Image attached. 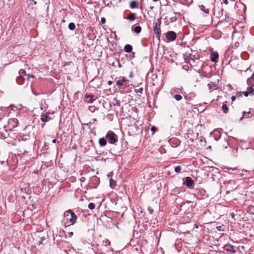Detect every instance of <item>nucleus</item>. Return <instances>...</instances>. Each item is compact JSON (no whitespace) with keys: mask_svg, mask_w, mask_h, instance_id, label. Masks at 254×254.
<instances>
[{"mask_svg":"<svg viewBox=\"0 0 254 254\" xmlns=\"http://www.w3.org/2000/svg\"><path fill=\"white\" fill-rule=\"evenodd\" d=\"M182 170V167L181 166H177L175 168V172L177 173H179L181 172Z\"/></svg>","mask_w":254,"mask_h":254,"instance_id":"nucleus-26","label":"nucleus"},{"mask_svg":"<svg viewBox=\"0 0 254 254\" xmlns=\"http://www.w3.org/2000/svg\"><path fill=\"white\" fill-rule=\"evenodd\" d=\"M229 192H230V191H226V193H229Z\"/></svg>","mask_w":254,"mask_h":254,"instance_id":"nucleus-62","label":"nucleus"},{"mask_svg":"<svg viewBox=\"0 0 254 254\" xmlns=\"http://www.w3.org/2000/svg\"><path fill=\"white\" fill-rule=\"evenodd\" d=\"M230 169H232L233 171H236V170H238L237 168H236H236H230Z\"/></svg>","mask_w":254,"mask_h":254,"instance_id":"nucleus-46","label":"nucleus"},{"mask_svg":"<svg viewBox=\"0 0 254 254\" xmlns=\"http://www.w3.org/2000/svg\"><path fill=\"white\" fill-rule=\"evenodd\" d=\"M224 249L228 253L230 254H235L236 251L233 246L230 244H226L224 246Z\"/></svg>","mask_w":254,"mask_h":254,"instance_id":"nucleus-7","label":"nucleus"},{"mask_svg":"<svg viewBox=\"0 0 254 254\" xmlns=\"http://www.w3.org/2000/svg\"><path fill=\"white\" fill-rule=\"evenodd\" d=\"M18 124V120L16 118H11L8 120V127L10 130H12L13 128L17 127Z\"/></svg>","mask_w":254,"mask_h":254,"instance_id":"nucleus-3","label":"nucleus"},{"mask_svg":"<svg viewBox=\"0 0 254 254\" xmlns=\"http://www.w3.org/2000/svg\"><path fill=\"white\" fill-rule=\"evenodd\" d=\"M203 140L205 141V138H204L203 139L201 138V139H200L199 141H200V142H202Z\"/></svg>","mask_w":254,"mask_h":254,"instance_id":"nucleus-48","label":"nucleus"},{"mask_svg":"<svg viewBox=\"0 0 254 254\" xmlns=\"http://www.w3.org/2000/svg\"><path fill=\"white\" fill-rule=\"evenodd\" d=\"M153 31L154 33L156 35V38L160 41V35H161V29L160 26L154 25L153 26Z\"/></svg>","mask_w":254,"mask_h":254,"instance_id":"nucleus-8","label":"nucleus"},{"mask_svg":"<svg viewBox=\"0 0 254 254\" xmlns=\"http://www.w3.org/2000/svg\"><path fill=\"white\" fill-rule=\"evenodd\" d=\"M45 123H43L41 125V127H42V128H44V127H45Z\"/></svg>","mask_w":254,"mask_h":254,"instance_id":"nucleus-44","label":"nucleus"},{"mask_svg":"<svg viewBox=\"0 0 254 254\" xmlns=\"http://www.w3.org/2000/svg\"><path fill=\"white\" fill-rule=\"evenodd\" d=\"M112 83H113V82H112V81H108V84H109V85H112Z\"/></svg>","mask_w":254,"mask_h":254,"instance_id":"nucleus-43","label":"nucleus"},{"mask_svg":"<svg viewBox=\"0 0 254 254\" xmlns=\"http://www.w3.org/2000/svg\"><path fill=\"white\" fill-rule=\"evenodd\" d=\"M26 76H27V80H28L30 79V78H31H31H35V76H34V75H30V74H27V75H26Z\"/></svg>","mask_w":254,"mask_h":254,"instance_id":"nucleus-35","label":"nucleus"},{"mask_svg":"<svg viewBox=\"0 0 254 254\" xmlns=\"http://www.w3.org/2000/svg\"><path fill=\"white\" fill-rule=\"evenodd\" d=\"M121 81L124 83V82H126L127 81V78H126L125 77H123L122 78V79L121 80Z\"/></svg>","mask_w":254,"mask_h":254,"instance_id":"nucleus-38","label":"nucleus"},{"mask_svg":"<svg viewBox=\"0 0 254 254\" xmlns=\"http://www.w3.org/2000/svg\"><path fill=\"white\" fill-rule=\"evenodd\" d=\"M224 3L225 4H228V1H227V0H225L224 1Z\"/></svg>","mask_w":254,"mask_h":254,"instance_id":"nucleus-47","label":"nucleus"},{"mask_svg":"<svg viewBox=\"0 0 254 254\" xmlns=\"http://www.w3.org/2000/svg\"><path fill=\"white\" fill-rule=\"evenodd\" d=\"M183 91V88H181V89H180V91H181V92L182 93H183V91Z\"/></svg>","mask_w":254,"mask_h":254,"instance_id":"nucleus-58","label":"nucleus"},{"mask_svg":"<svg viewBox=\"0 0 254 254\" xmlns=\"http://www.w3.org/2000/svg\"><path fill=\"white\" fill-rule=\"evenodd\" d=\"M101 147L104 146L106 144H99Z\"/></svg>","mask_w":254,"mask_h":254,"instance_id":"nucleus-52","label":"nucleus"},{"mask_svg":"<svg viewBox=\"0 0 254 254\" xmlns=\"http://www.w3.org/2000/svg\"><path fill=\"white\" fill-rule=\"evenodd\" d=\"M184 184L186 185L187 188L192 189L193 188L194 181L190 177H187L185 178Z\"/></svg>","mask_w":254,"mask_h":254,"instance_id":"nucleus-5","label":"nucleus"},{"mask_svg":"<svg viewBox=\"0 0 254 254\" xmlns=\"http://www.w3.org/2000/svg\"><path fill=\"white\" fill-rule=\"evenodd\" d=\"M88 208H89L90 209L92 210V209H94V208H95V204H94V203L91 202V203H89L88 206Z\"/></svg>","mask_w":254,"mask_h":254,"instance_id":"nucleus-29","label":"nucleus"},{"mask_svg":"<svg viewBox=\"0 0 254 254\" xmlns=\"http://www.w3.org/2000/svg\"><path fill=\"white\" fill-rule=\"evenodd\" d=\"M106 22V19L104 17H102L101 19V22L102 24L105 23Z\"/></svg>","mask_w":254,"mask_h":254,"instance_id":"nucleus-40","label":"nucleus"},{"mask_svg":"<svg viewBox=\"0 0 254 254\" xmlns=\"http://www.w3.org/2000/svg\"><path fill=\"white\" fill-rule=\"evenodd\" d=\"M247 90L248 91H249L250 94H252L253 95H254V90L252 86L248 87Z\"/></svg>","mask_w":254,"mask_h":254,"instance_id":"nucleus-30","label":"nucleus"},{"mask_svg":"<svg viewBox=\"0 0 254 254\" xmlns=\"http://www.w3.org/2000/svg\"><path fill=\"white\" fill-rule=\"evenodd\" d=\"M143 91V87H140V88H138V89H134V92L136 93H140V94H141L142 93Z\"/></svg>","mask_w":254,"mask_h":254,"instance_id":"nucleus-23","label":"nucleus"},{"mask_svg":"<svg viewBox=\"0 0 254 254\" xmlns=\"http://www.w3.org/2000/svg\"><path fill=\"white\" fill-rule=\"evenodd\" d=\"M166 38L169 41H173L176 38V34L174 31H168L166 33Z\"/></svg>","mask_w":254,"mask_h":254,"instance_id":"nucleus-6","label":"nucleus"},{"mask_svg":"<svg viewBox=\"0 0 254 254\" xmlns=\"http://www.w3.org/2000/svg\"><path fill=\"white\" fill-rule=\"evenodd\" d=\"M85 125L88 126L89 127V128H90V123L89 124H86Z\"/></svg>","mask_w":254,"mask_h":254,"instance_id":"nucleus-55","label":"nucleus"},{"mask_svg":"<svg viewBox=\"0 0 254 254\" xmlns=\"http://www.w3.org/2000/svg\"><path fill=\"white\" fill-rule=\"evenodd\" d=\"M84 98L86 99L85 102L88 103H91L95 100L94 96L92 95L86 94Z\"/></svg>","mask_w":254,"mask_h":254,"instance_id":"nucleus-11","label":"nucleus"},{"mask_svg":"<svg viewBox=\"0 0 254 254\" xmlns=\"http://www.w3.org/2000/svg\"><path fill=\"white\" fill-rule=\"evenodd\" d=\"M206 149H211V146L209 145V146H208L207 147V148H206Z\"/></svg>","mask_w":254,"mask_h":254,"instance_id":"nucleus-53","label":"nucleus"},{"mask_svg":"<svg viewBox=\"0 0 254 254\" xmlns=\"http://www.w3.org/2000/svg\"><path fill=\"white\" fill-rule=\"evenodd\" d=\"M154 2H157V1H158L159 0H153Z\"/></svg>","mask_w":254,"mask_h":254,"instance_id":"nucleus-59","label":"nucleus"},{"mask_svg":"<svg viewBox=\"0 0 254 254\" xmlns=\"http://www.w3.org/2000/svg\"><path fill=\"white\" fill-rule=\"evenodd\" d=\"M116 84L118 86H122L124 85V83L121 81V80H118L116 82Z\"/></svg>","mask_w":254,"mask_h":254,"instance_id":"nucleus-34","label":"nucleus"},{"mask_svg":"<svg viewBox=\"0 0 254 254\" xmlns=\"http://www.w3.org/2000/svg\"><path fill=\"white\" fill-rule=\"evenodd\" d=\"M210 91H213L217 89V84L214 82H210L207 84Z\"/></svg>","mask_w":254,"mask_h":254,"instance_id":"nucleus-12","label":"nucleus"},{"mask_svg":"<svg viewBox=\"0 0 254 254\" xmlns=\"http://www.w3.org/2000/svg\"><path fill=\"white\" fill-rule=\"evenodd\" d=\"M149 211H150V213L151 214H152L153 212V209H149Z\"/></svg>","mask_w":254,"mask_h":254,"instance_id":"nucleus-50","label":"nucleus"},{"mask_svg":"<svg viewBox=\"0 0 254 254\" xmlns=\"http://www.w3.org/2000/svg\"><path fill=\"white\" fill-rule=\"evenodd\" d=\"M110 186L112 189H114L116 186V182L113 179L110 180Z\"/></svg>","mask_w":254,"mask_h":254,"instance_id":"nucleus-17","label":"nucleus"},{"mask_svg":"<svg viewBox=\"0 0 254 254\" xmlns=\"http://www.w3.org/2000/svg\"><path fill=\"white\" fill-rule=\"evenodd\" d=\"M156 129V128L155 127H154V126H152L151 128V130L153 132V133H154Z\"/></svg>","mask_w":254,"mask_h":254,"instance_id":"nucleus-39","label":"nucleus"},{"mask_svg":"<svg viewBox=\"0 0 254 254\" xmlns=\"http://www.w3.org/2000/svg\"><path fill=\"white\" fill-rule=\"evenodd\" d=\"M174 98L177 100V101H180L182 99V96L181 95L179 94H176L174 96Z\"/></svg>","mask_w":254,"mask_h":254,"instance_id":"nucleus-28","label":"nucleus"},{"mask_svg":"<svg viewBox=\"0 0 254 254\" xmlns=\"http://www.w3.org/2000/svg\"><path fill=\"white\" fill-rule=\"evenodd\" d=\"M24 79L22 76H18L16 78V82L19 85H22L24 82Z\"/></svg>","mask_w":254,"mask_h":254,"instance_id":"nucleus-15","label":"nucleus"},{"mask_svg":"<svg viewBox=\"0 0 254 254\" xmlns=\"http://www.w3.org/2000/svg\"><path fill=\"white\" fill-rule=\"evenodd\" d=\"M80 180L81 182H84L85 180V178L84 177H81Z\"/></svg>","mask_w":254,"mask_h":254,"instance_id":"nucleus-42","label":"nucleus"},{"mask_svg":"<svg viewBox=\"0 0 254 254\" xmlns=\"http://www.w3.org/2000/svg\"><path fill=\"white\" fill-rule=\"evenodd\" d=\"M62 21H63V22H65V20L63 19V20H62Z\"/></svg>","mask_w":254,"mask_h":254,"instance_id":"nucleus-63","label":"nucleus"},{"mask_svg":"<svg viewBox=\"0 0 254 254\" xmlns=\"http://www.w3.org/2000/svg\"><path fill=\"white\" fill-rule=\"evenodd\" d=\"M249 211L250 213L254 214V206L250 205L249 206Z\"/></svg>","mask_w":254,"mask_h":254,"instance_id":"nucleus-27","label":"nucleus"},{"mask_svg":"<svg viewBox=\"0 0 254 254\" xmlns=\"http://www.w3.org/2000/svg\"><path fill=\"white\" fill-rule=\"evenodd\" d=\"M76 218L77 217L75 213L70 209H69L64 212L62 221L65 225L69 226L75 223Z\"/></svg>","mask_w":254,"mask_h":254,"instance_id":"nucleus-1","label":"nucleus"},{"mask_svg":"<svg viewBox=\"0 0 254 254\" xmlns=\"http://www.w3.org/2000/svg\"><path fill=\"white\" fill-rule=\"evenodd\" d=\"M107 140L106 138H100L99 140V143H107Z\"/></svg>","mask_w":254,"mask_h":254,"instance_id":"nucleus-31","label":"nucleus"},{"mask_svg":"<svg viewBox=\"0 0 254 254\" xmlns=\"http://www.w3.org/2000/svg\"><path fill=\"white\" fill-rule=\"evenodd\" d=\"M124 49L127 53H130L132 51V47L130 45L127 44L124 47Z\"/></svg>","mask_w":254,"mask_h":254,"instance_id":"nucleus-13","label":"nucleus"},{"mask_svg":"<svg viewBox=\"0 0 254 254\" xmlns=\"http://www.w3.org/2000/svg\"><path fill=\"white\" fill-rule=\"evenodd\" d=\"M210 137H213L215 141H218L220 137V132L218 130H214L210 133Z\"/></svg>","mask_w":254,"mask_h":254,"instance_id":"nucleus-9","label":"nucleus"},{"mask_svg":"<svg viewBox=\"0 0 254 254\" xmlns=\"http://www.w3.org/2000/svg\"><path fill=\"white\" fill-rule=\"evenodd\" d=\"M250 111H249L248 112L244 111L243 112V116L240 119V121H242L243 118H248L249 117L248 116V115L250 114Z\"/></svg>","mask_w":254,"mask_h":254,"instance_id":"nucleus-18","label":"nucleus"},{"mask_svg":"<svg viewBox=\"0 0 254 254\" xmlns=\"http://www.w3.org/2000/svg\"><path fill=\"white\" fill-rule=\"evenodd\" d=\"M45 240V238H44V237H42V238H41V240L42 241H44V240Z\"/></svg>","mask_w":254,"mask_h":254,"instance_id":"nucleus-56","label":"nucleus"},{"mask_svg":"<svg viewBox=\"0 0 254 254\" xmlns=\"http://www.w3.org/2000/svg\"><path fill=\"white\" fill-rule=\"evenodd\" d=\"M129 6L131 8H134L137 6V2L135 0H132L130 2Z\"/></svg>","mask_w":254,"mask_h":254,"instance_id":"nucleus-20","label":"nucleus"},{"mask_svg":"<svg viewBox=\"0 0 254 254\" xmlns=\"http://www.w3.org/2000/svg\"><path fill=\"white\" fill-rule=\"evenodd\" d=\"M105 138L109 143H116L119 140L118 136L111 130L107 132L105 135Z\"/></svg>","mask_w":254,"mask_h":254,"instance_id":"nucleus-2","label":"nucleus"},{"mask_svg":"<svg viewBox=\"0 0 254 254\" xmlns=\"http://www.w3.org/2000/svg\"><path fill=\"white\" fill-rule=\"evenodd\" d=\"M199 7L200 8V9L202 11H203L205 13L208 14L209 13V8H205V7L203 5H199Z\"/></svg>","mask_w":254,"mask_h":254,"instance_id":"nucleus-16","label":"nucleus"},{"mask_svg":"<svg viewBox=\"0 0 254 254\" xmlns=\"http://www.w3.org/2000/svg\"><path fill=\"white\" fill-rule=\"evenodd\" d=\"M194 227L196 228H198V226L197 224H195L194 225Z\"/></svg>","mask_w":254,"mask_h":254,"instance_id":"nucleus-57","label":"nucleus"},{"mask_svg":"<svg viewBox=\"0 0 254 254\" xmlns=\"http://www.w3.org/2000/svg\"><path fill=\"white\" fill-rule=\"evenodd\" d=\"M230 215L232 218H234L235 217V214L234 213L232 212L230 213Z\"/></svg>","mask_w":254,"mask_h":254,"instance_id":"nucleus-41","label":"nucleus"},{"mask_svg":"<svg viewBox=\"0 0 254 254\" xmlns=\"http://www.w3.org/2000/svg\"><path fill=\"white\" fill-rule=\"evenodd\" d=\"M47 145L46 144H44V147H47Z\"/></svg>","mask_w":254,"mask_h":254,"instance_id":"nucleus-61","label":"nucleus"},{"mask_svg":"<svg viewBox=\"0 0 254 254\" xmlns=\"http://www.w3.org/2000/svg\"><path fill=\"white\" fill-rule=\"evenodd\" d=\"M241 93H242V94L243 93L245 97L248 96L249 94H250L249 91H244V92H243Z\"/></svg>","mask_w":254,"mask_h":254,"instance_id":"nucleus-37","label":"nucleus"},{"mask_svg":"<svg viewBox=\"0 0 254 254\" xmlns=\"http://www.w3.org/2000/svg\"><path fill=\"white\" fill-rule=\"evenodd\" d=\"M51 114L49 112L44 111L41 115L40 119L43 123H46L52 119V118L50 117V115Z\"/></svg>","mask_w":254,"mask_h":254,"instance_id":"nucleus-4","label":"nucleus"},{"mask_svg":"<svg viewBox=\"0 0 254 254\" xmlns=\"http://www.w3.org/2000/svg\"><path fill=\"white\" fill-rule=\"evenodd\" d=\"M210 58L212 62H216L218 58V54L216 52H211Z\"/></svg>","mask_w":254,"mask_h":254,"instance_id":"nucleus-10","label":"nucleus"},{"mask_svg":"<svg viewBox=\"0 0 254 254\" xmlns=\"http://www.w3.org/2000/svg\"><path fill=\"white\" fill-rule=\"evenodd\" d=\"M93 121H94V122H96V119H94Z\"/></svg>","mask_w":254,"mask_h":254,"instance_id":"nucleus-60","label":"nucleus"},{"mask_svg":"<svg viewBox=\"0 0 254 254\" xmlns=\"http://www.w3.org/2000/svg\"><path fill=\"white\" fill-rule=\"evenodd\" d=\"M19 76H22L24 75H26L27 74L26 73V71H25V70L23 69H21L19 71Z\"/></svg>","mask_w":254,"mask_h":254,"instance_id":"nucleus-25","label":"nucleus"},{"mask_svg":"<svg viewBox=\"0 0 254 254\" xmlns=\"http://www.w3.org/2000/svg\"><path fill=\"white\" fill-rule=\"evenodd\" d=\"M237 150H238V148H236V151L237 152Z\"/></svg>","mask_w":254,"mask_h":254,"instance_id":"nucleus-64","label":"nucleus"},{"mask_svg":"<svg viewBox=\"0 0 254 254\" xmlns=\"http://www.w3.org/2000/svg\"><path fill=\"white\" fill-rule=\"evenodd\" d=\"M32 1H33L34 4H37V1H35L34 0H31Z\"/></svg>","mask_w":254,"mask_h":254,"instance_id":"nucleus-51","label":"nucleus"},{"mask_svg":"<svg viewBox=\"0 0 254 254\" xmlns=\"http://www.w3.org/2000/svg\"><path fill=\"white\" fill-rule=\"evenodd\" d=\"M135 19H136V16H135V13H130L128 15V16L127 18V19H128L130 21H132L134 20Z\"/></svg>","mask_w":254,"mask_h":254,"instance_id":"nucleus-14","label":"nucleus"},{"mask_svg":"<svg viewBox=\"0 0 254 254\" xmlns=\"http://www.w3.org/2000/svg\"><path fill=\"white\" fill-rule=\"evenodd\" d=\"M222 110H223V112H224V113H225V114L227 113H228V110H229V109H228V107H227V105H226V104H223V105H222Z\"/></svg>","mask_w":254,"mask_h":254,"instance_id":"nucleus-21","label":"nucleus"},{"mask_svg":"<svg viewBox=\"0 0 254 254\" xmlns=\"http://www.w3.org/2000/svg\"><path fill=\"white\" fill-rule=\"evenodd\" d=\"M223 227H224V225H221V226H217L216 227V229L218 230V231H224V229H223Z\"/></svg>","mask_w":254,"mask_h":254,"instance_id":"nucleus-33","label":"nucleus"},{"mask_svg":"<svg viewBox=\"0 0 254 254\" xmlns=\"http://www.w3.org/2000/svg\"><path fill=\"white\" fill-rule=\"evenodd\" d=\"M48 137L50 139L48 140V141H50L51 140L52 143H56V141L55 139H52L50 136H49Z\"/></svg>","mask_w":254,"mask_h":254,"instance_id":"nucleus-36","label":"nucleus"},{"mask_svg":"<svg viewBox=\"0 0 254 254\" xmlns=\"http://www.w3.org/2000/svg\"><path fill=\"white\" fill-rule=\"evenodd\" d=\"M42 244V241H39V242L38 243V245H41V244Z\"/></svg>","mask_w":254,"mask_h":254,"instance_id":"nucleus-49","label":"nucleus"},{"mask_svg":"<svg viewBox=\"0 0 254 254\" xmlns=\"http://www.w3.org/2000/svg\"><path fill=\"white\" fill-rule=\"evenodd\" d=\"M242 96V93H241V92H238V93H237V94H236V96H232L231 97V100H232L233 101H234L235 100V99H236V97H240V96Z\"/></svg>","mask_w":254,"mask_h":254,"instance_id":"nucleus-24","label":"nucleus"},{"mask_svg":"<svg viewBox=\"0 0 254 254\" xmlns=\"http://www.w3.org/2000/svg\"><path fill=\"white\" fill-rule=\"evenodd\" d=\"M68 28L71 30H73L75 28V25L74 23L70 22L68 26Z\"/></svg>","mask_w":254,"mask_h":254,"instance_id":"nucleus-22","label":"nucleus"},{"mask_svg":"<svg viewBox=\"0 0 254 254\" xmlns=\"http://www.w3.org/2000/svg\"><path fill=\"white\" fill-rule=\"evenodd\" d=\"M129 77H132V72H131L130 73Z\"/></svg>","mask_w":254,"mask_h":254,"instance_id":"nucleus-54","label":"nucleus"},{"mask_svg":"<svg viewBox=\"0 0 254 254\" xmlns=\"http://www.w3.org/2000/svg\"><path fill=\"white\" fill-rule=\"evenodd\" d=\"M134 32L136 34H139L141 31V27L140 26H135L133 28Z\"/></svg>","mask_w":254,"mask_h":254,"instance_id":"nucleus-19","label":"nucleus"},{"mask_svg":"<svg viewBox=\"0 0 254 254\" xmlns=\"http://www.w3.org/2000/svg\"><path fill=\"white\" fill-rule=\"evenodd\" d=\"M161 18H159L157 22H156L155 23H154V24L155 25H156V26H160L161 25Z\"/></svg>","mask_w":254,"mask_h":254,"instance_id":"nucleus-32","label":"nucleus"},{"mask_svg":"<svg viewBox=\"0 0 254 254\" xmlns=\"http://www.w3.org/2000/svg\"><path fill=\"white\" fill-rule=\"evenodd\" d=\"M246 149H250V150H251L252 151H254V150H253V149H252V148H249V147H246Z\"/></svg>","mask_w":254,"mask_h":254,"instance_id":"nucleus-45","label":"nucleus"}]
</instances>
